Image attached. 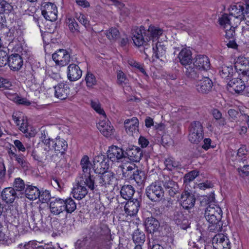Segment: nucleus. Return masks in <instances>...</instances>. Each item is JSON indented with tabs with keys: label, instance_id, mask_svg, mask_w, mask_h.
<instances>
[{
	"label": "nucleus",
	"instance_id": "obj_7",
	"mask_svg": "<svg viewBox=\"0 0 249 249\" xmlns=\"http://www.w3.org/2000/svg\"><path fill=\"white\" fill-rule=\"evenodd\" d=\"M173 218L176 224L183 230H186L189 227L190 223L187 216L183 214L180 207H176Z\"/></svg>",
	"mask_w": 249,
	"mask_h": 249
},
{
	"label": "nucleus",
	"instance_id": "obj_18",
	"mask_svg": "<svg viewBox=\"0 0 249 249\" xmlns=\"http://www.w3.org/2000/svg\"><path fill=\"white\" fill-rule=\"evenodd\" d=\"M143 225L146 232L151 234H154L158 231L160 227V224L158 220L153 216L146 218Z\"/></svg>",
	"mask_w": 249,
	"mask_h": 249
},
{
	"label": "nucleus",
	"instance_id": "obj_40",
	"mask_svg": "<svg viewBox=\"0 0 249 249\" xmlns=\"http://www.w3.org/2000/svg\"><path fill=\"white\" fill-rule=\"evenodd\" d=\"M54 141L55 140L47 138L45 134L41 136V142L44 144V150L47 152L54 149V145L52 143H54Z\"/></svg>",
	"mask_w": 249,
	"mask_h": 249
},
{
	"label": "nucleus",
	"instance_id": "obj_13",
	"mask_svg": "<svg viewBox=\"0 0 249 249\" xmlns=\"http://www.w3.org/2000/svg\"><path fill=\"white\" fill-rule=\"evenodd\" d=\"M245 82L241 78H232L227 84V89L231 93H241L245 89Z\"/></svg>",
	"mask_w": 249,
	"mask_h": 249
},
{
	"label": "nucleus",
	"instance_id": "obj_9",
	"mask_svg": "<svg viewBox=\"0 0 249 249\" xmlns=\"http://www.w3.org/2000/svg\"><path fill=\"white\" fill-rule=\"evenodd\" d=\"M212 244L215 249H230L231 247L229 238L222 233L217 234L213 237Z\"/></svg>",
	"mask_w": 249,
	"mask_h": 249
},
{
	"label": "nucleus",
	"instance_id": "obj_49",
	"mask_svg": "<svg viewBox=\"0 0 249 249\" xmlns=\"http://www.w3.org/2000/svg\"><path fill=\"white\" fill-rule=\"evenodd\" d=\"M13 186L17 191H24L25 184L23 180L18 178H16L14 182Z\"/></svg>",
	"mask_w": 249,
	"mask_h": 249
},
{
	"label": "nucleus",
	"instance_id": "obj_47",
	"mask_svg": "<svg viewBox=\"0 0 249 249\" xmlns=\"http://www.w3.org/2000/svg\"><path fill=\"white\" fill-rule=\"evenodd\" d=\"M231 19L228 14H224L219 18V22L220 25L223 26L224 29L232 26L231 23Z\"/></svg>",
	"mask_w": 249,
	"mask_h": 249
},
{
	"label": "nucleus",
	"instance_id": "obj_34",
	"mask_svg": "<svg viewBox=\"0 0 249 249\" xmlns=\"http://www.w3.org/2000/svg\"><path fill=\"white\" fill-rule=\"evenodd\" d=\"M132 238L136 245L142 246L145 241V235L142 231L138 228L133 231Z\"/></svg>",
	"mask_w": 249,
	"mask_h": 249
},
{
	"label": "nucleus",
	"instance_id": "obj_8",
	"mask_svg": "<svg viewBox=\"0 0 249 249\" xmlns=\"http://www.w3.org/2000/svg\"><path fill=\"white\" fill-rule=\"evenodd\" d=\"M52 58L56 65L63 67L69 64L70 54L65 49H59L52 54Z\"/></svg>",
	"mask_w": 249,
	"mask_h": 249
},
{
	"label": "nucleus",
	"instance_id": "obj_36",
	"mask_svg": "<svg viewBox=\"0 0 249 249\" xmlns=\"http://www.w3.org/2000/svg\"><path fill=\"white\" fill-rule=\"evenodd\" d=\"M166 48L165 46L162 42H158L155 46L153 47V53L155 54V56L157 59L164 57L166 53Z\"/></svg>",
	"mask_w": 249,
	"mask_h": 249
},
{
	"label": "nucleus",
	"instance_id": "obj_21",
	"mask_svg": "<svg viewBox=\"0 0 249 249\" xmlns=\"http://www.w3.org/2000/svg\"><path fill=\"white\" fill-rule=\"evenodd\" d=\"M193 66L196 67L199 71H207L210 69L211 64L210 60L206 55H198L195 58Z\"/></svg>",
	"mask_w": 249,
	"mask_h": 249
},
{
	"label": "nucleus",
	"instance_id": "obj_29",
	"mask_svg": "<svg viewBox=\"0 0 249 249\" xmlns=\"http://www.w3.org/2000/svg\"><path fill=\"white\" fill-rule=\"evenodd\" d=\"M185 67V70L183 71L186 76L196 80L201 78V74L200 71L194 66L191 65Z\"/></svg>",
	"mask_w": 249,
	"mask_h": 249
},
{
	"label": "nucleus",
	"instance_id": "obj_32",
	"mask_svg": "<svg viewBox=\"0 0 249 249\" xmlns=\"http://www.w3.org/2000/svg\"><path fill=\"white\" fill-rule=\"evenodd\" d=\"M25 194L27 198L30 200H36L39 196L40 191L36 186L26 185Z\"/></svg>",
	"mask_w": 249,
	"mask_h": 249
},
{
	"label": "nucleus",
	"instance_id": "obj_22",
	"mask_svg": "<svg viewBox=\"0 0 249 249\" xmlns=\"http://www.w3.org/2000/svg\"><path fill=\"white\" fill-rule=\"evenodd\" d=\"M54 89L55 96L61 100L66 99L70 93V88L69 85L64 83H59L54 87Z\"/></svg>",
	"mask_w": 249,
	"mask_h": 249
},
{
	"label": "nucleus",
	"instance_id": "obj_3",
	"mask_svg": "<svg viewBox=\"0 0 249 249\" xmlns=\"http://www.w3.org/2000/svg\"><path fill=\"white\" fill-rule=\"evenodd\" d=\"M145 193L147 197L152 201L158 202L164 197V191L160 180H156L147 187Z\"/></svg>",
	"mask_w": 249,
	"mask_h": 249
},
{
	"label": "nucleus",
	"instance_id": "obj_24",
	"mask_svg": "<svg viewBox=\"0 0 249 249\" xmlns=\"http://www.w3.org/2000/svg\"><path fill=\"white\" fill-rule=\"evenodd\" d=\"M230 15L234 17L240 22L245 19L244 7L241 3L231 6Z\"/></svg>",
	"mask_w": 249,
	"mask_h": 249
},
{
	"label": "nucleus",
	"instance_id": "obj_56",
	"mask_svg": "<svg viewBox=\"0 0 249 249\" xmlns=\"http://www.w3.org/2000/svg\"><path fill=\"white\" fill-rule=\"evenodd\" d=\"M15 160L22 167V168H28V162H27L25 157L23 155H18L15 159Z\"/></svg>",
	"mask_w": 249,
	"mask_h": 249
},
{
	"label": "nucleus",
	"instance_id": "obj_60",
	"mask_svg": "<svg viewBox=\"0 0 249 249\" xmlns=\"http://www.w3.org/2000/svg\"><path fill=\"white\" fill-rule=\"evenodd\" d=\"M110 5H114L117 7L119 11H121L125 6L122 0H110Z\"/></svg>",
	"mask_w": 249,
	"mask_h": 249
},
{
	"label": "nucleus",
	"instance_id": "obj_41",
	"mask_svg": "<svg viewBox=\"0 0 249 249\" xmlns=\"http://www.w3.org/2000/svg\"><path fill=\"white\" fill-rule=\"evenodd\" d=\"M200 205L201 206H209L211 204H214L215 197L213 193L212 192L209 196H204L200 197Z\"/></svg>",
	"mask_w": 249,
	"mask_h": 249
},
{
	"label": "nucleus",
	"instance_id": "obj_57",
	"mask_svg": "<svg viewBox=\"0 0 249 249\" xmlns=\"http://www.w3.org/2000/svg\"><path fill=\"white\" fill-rule=\"evenodd\" d=\"M224 29L226 33L225 37L227 39L235 38V27L231 26Z\"/></svg>",
	"mask_w": 249,
	"mask_h": 249
},
{
	"label": "nucleus",
	"instance_id": "obj_55",
	"mask_svg": "<svg viewBox=\"0 0 249 249\" xmlns=\"http://www.w3.org/2000/svg\"><path fill=\"white\" fill-rule=\"evenodd\" d=\"M136 169H138V168L136 167L135 164L127 166L125 171H123V174L124 177L127 179L131 178L132 177H131L130 175L133 174V172L134 171H136Z\"/></svg>",
	"mask_w": 249,
	"mask_h": 249
},
{
	"label": "nucleus",
	"instance_id": "obj_6",
	"mask_svg": "<svg viewBox=\"0 0 249 249\" xmlns=\"http://www.w3.org/2000/svg\"><path fill=\"white\" fill-rule=\"evenodd\" d=\"M42 15L48 20L53 21L57 18V9L53 3L43 2L41 5Z\"/></svg>",
	"mask_w": 249,
	"mask_h": 249
},
{
	"label": "nucleus",
	"instance_id": "obj_16",
	"mask_svg": "<svg viewBox=\"0 0 249 249\" xmlns=\"http://www.w3.org/2000/svg\"><path fill=\"white\" fill-rule=\"evenodd\" d=\"M142 156L141 149L134 145H129L125 151V157L134 162H139Z\"/></svg>",
	"mask_w": 249,
	"mask_h": 249
},
{
	"label": "nucleus",
	"instance_id": "obj_59",
	"mask_svg": "<svg viewBox=\"0 0 249 249\" xmlns=\"http://www.w3.org/2000/svg\"><path fill=\"white\" fill-rule=\"evenodd\" d=\"M11 87L12 84L8 80L0 77V88L10 89Z\"/></svg>",
	"mask_w": 249,
	"mask_h": 249
},
{
	"label": "nucleus",
	"instance_id": "obj_27",
	"mask_svg": "<svg viewBox=\"0 0 249 249\" xmlns=\"http://www.w3.org/2000/svg\"><path fill=\"white\" fill-rule=\"evenodd\" d=\"M16 197V191L12 187L4 189L1 193L2 199L7 203H13Z\"/></svg>",
	"mask_w": 249,
	"mask_h": 249
},
{
	"label": "nucleus",
	"instance_id": "obj_50",
	"mask_svg": "<svg viewBox=\"0 0 249 249\" xmlns=\"http://www.w3.org/2000/svg\"><path fill=\"white\" fill-rule=\"evenodd\" d=\"M117 83L119 85L123 86L128 83V79L126 78V75L121 71H117Z\"/></svg>",
	"mask_w": 249,
	"mask_h": 249
},
{
	"label": "nucleus",
	"instance_id": "obj_1",
	"mask_svg": "<svg viewBox=\"0 0 249 249\" xmlns=\"http://www.w3.org/2000/svg\"><path fill=\"white\" fill-rule=\"evenodd\" d=\"M222 211L221 209L214 204L208 206L205 211V217L209 223L208 229L211 232H218L222 228L221 221Z\"/></svg>",
	"mask_w": 249,
	"mask_h": 249
},
{
	"label": "nucleus",
	"instance_id": "obj_17",
	"mask_svg": "<svg viewBox=\"0 0 249 249\" xmlns=\"http://www.w3.org/2000/svg\"><path fill=\"white\" fill-rule=\"evenodd\" d=\"M85 179L80 178V180L78 181L76 187L72 190L73 196L78 200L84 198L88 193L87 188L84 186L86 185L88 188L87 183H85Z\"/></svg>",
	"mask_w": 249,
	"mask_h": 249
},
{
	"label": "nucleus",
	"instance_id": "obj_51",
	"mask_svg": "<svg viewBox=\"0 0 249 249\" xmlns=\"http://www.w3.org/2000/svg\"><path fill=\"white\" fill-rule=\"evenodd\" d=\"M91 107L92 108L96 111V112L100 114L106 116L104 110L101 108V104L98 100L91 101Z\"/></svg>",
	"mask_w": 249,
	"mask_h": 249
},
{
	"label": "nucleus",
	"instance_id": "obj_33",
	"mask_svg": "<svg viewBox=\"0 0 249 249\" xmlns=\"http://www.w3.org/2000/svg\"><path fill=\"white\" fill-rule=\"evenodd\" d=\"M135 193V189L131 185H124L123 186L120 191L121 197L125 200H131Z\"/></svg>",
	"mask_w": 249,
	"mask_h": 249
},
{
	"label": "nucleus",
	"instance_id": "obj_63",
	"mask_svg": "<svg viewBox=\"0 0 249 249\" xmlns=\"http://www.w3.org/2000/svg\"><path fill=\"white\" fill-rule=\"evenodd\" d=\"M76 18L77 20L85 27L89 25V21L84 15L80 14L79 16L76 17Z\"/></svg>",
	"mask_w": 249,
	"mask_h": 249
},
{
	"label": "nucleus",
	"instance_id": "obj_58",
	"mask_svg": "<svg viewBox=\"0 0 249 249\" xmlns=\"http://www.w3.org/2000/svg\"><path fill=\"white\" fill-rule=\"evenodd\" d=\"M26 217H27V215H24L23 214H21L18 217L19 225H21L25 228L30 226L29 220L26 219Z\"/></svg>",
	"mask_w": 249,
	"mask_h": 249
},
{
	"label": "nucleus",
	"instance_id": "obj_10",
	"mask_svg": "<svg viewBox=\"0 0 249 249\" xmlns=\"http://www.w3.org/2000/svg\"><path fill=\"white\" fill-rule=\"evenodd\" d=\"M108 159L107 161H102L100 163V168L99 173L101 174L100 178V184L101 186L104 188L102 190L104 192H107V185L109 184V175L107 174L108 169H109V164L107 163Z\"/></svg>",
	"mask_w": 249,
	"mask_h": 249
},
{
	"label": "nucleus",
	"instance_id": "obj_52",
	"mask_svg": "<svg viewBox=\"0 0 249 249\" xmlns=\"http://www.w3.org/2000/svg\"><path fill=\"white\" fill-rule=\"evenodd\" d=\"M51 198L50 192L47 190L40 191L39 196L38 198L42 202L45 203L50 200Z\"/></svg>",
	"mask_w": 249,
	"mask_h": 249
},
{
	"label": "nucleus",
	"instance_id": "obj_42",
	"mask_svg": "<svg viewBox=\"0 0 249 249\" xmlns=\"http://www.w3.org/2000/svg\"><path fill=\"white\" fill-rule=\"evenodd\" d=\"M97 128L100 132L106 137H109V125L105 121H100L97 124Z\"/></svg>",
	"mask_w": 249,
	"mask_h": 249
},
{
	"label": "nucleus",
	"instance_id": "obj_37",
	"mask_svg": "<svg viewBox=\"0 0 249 249\" xmlns=\"http://www.w3.org/2000/svg\"><path fill=\"white\" fill-rule=\"evenodd\" d=\"M130 175L132 177L131 179H134L138 185H142L146 179V175L144 172L139 170L138 169L134 171L133 174Z\"/></svg>",
	"mask_w": 249,
	"mask_h": 249
},
{
	"label": "nucleus",
	"instance_id": "obj_26",
	"mask_svg": "<svg viewBox=\"0 0 249 249\" xmlns=\"http://www.w3.org/2000/svg\"><path fill=\"white\" fill-rule=\"evenodd\" d=\"M179 62L184 66L191 65L192 62V52L189 48H183L178 55Z\"/></svg>",
	"mask_w": 249,
	"mask_h": 249
},
{
	"label": "nucleus",
	"instance_id": "obj_48",
	"mask_svg": "<svg viewBox=\"0 0 249 249\" xmlns=\"http://www.w3.org/2000/svg\"><path fill=\"white\" fill-rule=\"evenodd\" d=\"M87 86L92 87L96 84V79L95 76L90 72L88 71L85 77Z\"/></svg>",
	"mask_w": 249,
	"mask_h": 249
},
{
	"label": "nucleus",
	"instance_id": "obj_64",
	"mask_svg": "<svg viewBox=\"0 0 249 249\" xmlns=\"http://www.w3.org/2000/svg\"><path fill=\"white\" fill-rule=\"evenodd\" d=\"M248 153V150H247V147L246 145H242L238 150L237 155V156L241 159L239 160H243L242 157L246 155Z\"/></svg>",
	"mask_w": 249,
	"mask_h": 249
},
{
	"label": "nucleus",
	"instance_id": "obj_53",
	"mask_svg": "<svg viewBox=\"0 0 249 249\" xmlns=\"http://www.w3.org/2000/svg\"><path fill=\"white\" fill-rule=\"evenodd\" d=\"M9 56L6 51L0 50V67L8 64Z\"/></svg>",
	"mask_w": 249,
	"mask_h": 249
},
{
	"label": "nucleus",
	"instance_id": "obj_14",
	"mask_svg": "<svg viewBox=\"0 0 249 249\" xmlns=\"http://www.w3.org/2000/svg\"><path fill=\"white\" fill-rule=\"evenodd\" d=\"M195 196L191 193L184 191L182 192L181 197V206L183 209L189 210L194 207L196 202Z\"/></svg>",
	"mask_w": 249,
	"mask_h": 249
},
{
	"label": "nucleus",
	"instance_id": "obj_28",
	"mask_svg": "<svg viewBox=\"0 0 249 249\" xmlns=\"http://www.w3.org/2000/svg\"><path fill=\"white\" fill-rule=\"evenodd\" d=\"M125 158V151L117 146H110V160L115 161L118 160Z\"/></svg>",
	"mask_w": 249,
	"mask_h": 249
},
{
	"label": "nucleus",
	"instance_id": "obj_25",
	"mask_svg": "<svg viewBox=\"0 0 249 249\" xmlns=\"http://www.w3.org/2000/svg\"><path fill=\"white\" fill-rule=\"evenodd\" d=\"M163 30L159 27L150 25L147 30L144 32L145 36H147L148 41L152 40L153 41L157 40L163 34Z\"/></svg>",
	"mask_w": 249,
	"mask_h": 249
},
{
	"label": "nucleus",
	"instance_id": "obj_43",
	"mask_svg": "<svg viewBox=\"0 0 249 249\" xmlns=\"http://www.w3.org/2000/svg\"><path fill=\"white\" fill-rule=\"evenodd\" d=\"M66 23L68 25L70 31L72 33H79V26L74 18H69L66 20Z\"/></svg>",
	"mask_w": 249,
	"mask_h": 249
},
{
	"label": "nucleus",
	"instance_id": "obj_5",
	"mask_svg": "<svg viewBox=\"0 0 249 249\" xmlns=\"http://www.w3.org/2000/svg\"><path fill=\"white\" fill-rule=\"evenodd\" d=\"M161 185H163L165 191L171 197H174L179 193V187L178 183L168 175H163L159 178Z\"/></svg>",
	"mask_w": 249,
	"mask_h": 249
},
{
	"label": "nucleus",
	"instance_id": "obj_31",
	"mask_svg": "<svg viewBox=\"0 0 249 249\" xmlns=\"http://www.w3.org/2000/svg\"><path fill=\"white\" fill-rule=\"evenodd\" d=\"M124 124L126 132L129 134H132L138 129L139 121L136 117H133L125 120Z\"/></svg>",
	"mask_w": 249,
	"mask_h": 249
},
{
	"label": "nucleus",
	"instance_id": "obj_46",
	"mask_svg": "<svg viewBox=\"0 0 249 249\" xmlns=\"http://www.w3.org/2000/svg\"><path fill=\"white\" fill-rule=\"evenodd\" d=\"M199 175V172L196 170H193L185 174L184 177V183L187 184L193 181Z\"/></svg>",
	"mask_w": 249,
	"mask_h": 249
},
{
	"label": "nucleus",
	"instance_id": "obj_38",
	"mask_svg": "<svg viewBox=\"0 0 249 249\" xmlns=\"http://www.w3.org/2000/svg\"><path fill=\"white\" fill-rule=\"evenodd\" d=\"M64 211L68 213H71L76 209V204L71 197L64 200Z\"/></svg>",
	"mask_w": 249,
	"mask_h": 249
},
{
	"label": "nucleus",
	"instance_id": "obj_54",
	"mask_svg": "<svg viewBox=\"0 0 249 249\" xmlns=\"http://www.w3.org/2000/svg\"><path fill=\"white\" fill-rule=\"evenodd\" d=\"M120 190H119V186H117V187H115L114 188H113L112 190H111V193H114V194H115L116 193L117 194L116 196H113L110 199V204H111V205H112V204L113 203H116L118 205L117 206V208L118 207V206H119V198H121V197H119V194H120Z\"/></svg>",
	"mask_w": 249,
	"mask_h": 249
},
{
	"label": "nucleus",
	"instance_id": "obj_30",
	"mask_svg": "<svg viewBox=\"0 0 249 249\" xmlns=\"http://www.w3.org/2000/svg\"><path fill=\"white\" fill-rule=\"evenodd\" d=\"M234 73H235V71L233 70L231 65L229 66L223 65L219 69L220 76L225 80H230Z\"/></svg>",
	"mask_w": 249,
	"mask_h": 249
},
{
	"label": "nucleus",
	"instance_id": "obj_15",
	"mask_svg": "<svg viewBox=\"0 0 249 249\" xmlns=\"http://www.w3.org/2000/svg\"><path fill=\"white\" fill-rule=\"evenodd\" d=\"M141 200L133 199L128 200L125 204L124 209L125 213L130 216H136L140 208Z\"/></svg>",
	"mask_w": 249,
	"mask_h": 249
},
{
	"label": "nucleus",
	"instance_id": "obj_62",
	"mask_svg": "<svg viewBox=\"0 0 249 249\" xmlns=\"http://www.w3.org/2000/svg\"><path fill=\"white\" fill-rule=\"evenodd\" d=\"M110 34L111 35L112 39L116 41L120 38V34L119 30L116 28H111L110 30Z\"/></svg>",
	"mask_w": 249,
	"mask_h": 249
},
{
	"label": "nucleus",
	"instance_id": "obj_2",
	"mask_svg": "<svg viewBox=\"0 0 249 249\" xmlns=\"http://www.w3.org/2000/svg\"><path fill=\"white\" fill-rule=\"evenodd\" d=\"M80 165L84 173L81 178L85 179V183H87L89 188L93 191L95 188V177L90 175L92 164L88 156L85 155L82 157L80 161Z\"/></svg>",
	"mask_w": 249,
	"mask_h": 249
},
{
	"label": "nucleus",
	"instance_id": "obj_12",
	"mask_svg": "<svg viewBox=\"0 0 249 249\" xmlns=\"http://www.w3.org/2000/svg\"><path fill=\"white\" fill-rule=\"evenodd\" d=\"M196 81V89L199 92L207 94L212 90L213 82L209 77L202 75L201 78H199Z\"/></svg>",
	"mask_w": 249,
	"mask_h": 249
},
{
	"label": "nucleus",
	"instance_id": "obj_61",
	"mask_svg": "<svg viewBox=\"0 0 249 249\" xmlns=\"http://www.w3.org/2000/svg\"><path fill=\"white\" fill-rule=\"evenodd\" d=\"M21 121L22 123L20 122L19 125L20 130L24 133L30 134L28 130L29 126L28 125L27 121L23 119Z\"/></svg>",
	"mask_w": 249,
	"mask_h": 249
},
{
	"label": "nucleus",
	"instance_id": "obj_35",
	"mask_svg": "<svg viewBox=\"0 0 249 249\" xmlns=\"http://www.w3.org/2000/svg\"><path fill=\"white\" fill-rule=\"evenodd\" d=\"M54 145V149L55 151L59 152L61 154H65L68 148L67 142L64 139L57 138L55 140L54 143H52Z\"/></svg>",
	"mask_w": 249,
	"mask_h": 249
},
{
	"label": "nucleus",
	"instance_id": "obj_11",
	"mask_svg": "<svg viewBox=\"0 0 249 249\" xmlns=\"http://www.w3.org/2000/svg\"><path fill=\"white\" fill-rule=\"evenodd\" d=\"M145 31L143 26H141L140 29L132 30V39L136 46L138 47L142 45L145 46L147 42L149 41L147 36H144V32Z\"/></svg>",
	"mask_w": 249,
	"mask_h": 249
},
{
	"label": "nucleus",
	"instance_id": "obj_20",
	"mask_svg": "<svg viewBox=\"0 0 249 249\" xmlns=\"http://www.w3.org/2000/svg\"><path fill=\"white\" fill-rule=\"evenodd\" d=\"M64 199L56 198L50 203V210L53 215H58L64 212Z\"/></svg>",
	"mask_w": 249,
	"mask_h": 249
},
{
	"label": "nucleus",
	"instance_id": "obj_45",
	"mask_svg": "<svg viewBox=\"0 0 249 249\" xmlns=\"http://www.w3.org/2000/svg\"><path fill=\"white\" fill-rule=\"evenodd\" d=\"M164 164L167 169L169 171H172L180 166L178 162L175 161L171 158L166 159L164 161Z\"/></svg>",
	"mask_w": 249,
	"mask_h": 249
},
{
	"label": "nucleus",
	"instance_id": "obj_19",
	"mask_svg": "<svg viewBox=\"0 0 249 249\" xmlns=\"http://www.w3.org/2000/svg\"><path fill=\"white\" fill-rule=\"evenodd\" d=\"M82 71L76 64L72 63L67 68V77L70 81H75L79 79L82 76Z\"/></svg>",
	"mask_w": 249,
	"mask_h": 249
},
{
	"label": "nucleus",
	"instance_id": "obj_4",
	"mask_svg": "<svg viewBox=\"0 0 249 249\" xmlns=\"http://www.w3.org/2000/svg\"><path fill=\"white\" fill-rule=\"evenodd\" d=\"M188 138L193 143H198L203 138V127L199 121L192 122L189 127Z\"/></svg>",
	"mask_w": 249,
	"mask_h": 249
},
{
	"label": "nucleus",
	"instance_id": "obj_39",
	"mask_svg": "<svg viewBox=\"0 0 249 249\" xmlns=\"http://www.w3.org/2000/svg\"><path fill=\"white\" fill-rule=\"evenodd\" d=\"M20 33V31L17 30L15 27L9 29L8 32L6 33V36L7 37H8L7 40L10 41L9 46H11V44L14 41L16 42L17 39L16 38L18 37Z\"/></svg>",
	"mask_w": 249,
	"mask_h": 249
},
{
	"label": "nucleus",
	"instance_id": "obj_44",
	"mask_svg": "<svg viewBox=\"0 0 249 249\" xmlns=\"http://www.w3.org/2000/svg\"><path fill=\"white\" fill-rule=\"evenodd\" d=\"M13 10V7L6 1L0 2V13L1 14H8Z\"/></svg>",
	"mask_w": 249,
	"mask_h": 249
},
{
	"label": "nucleus",
	"instance_id": "obj_23",
	"mask_svg": "<svg viewBox=\"0 0 249 249\" xmlns=\"http://www.w3.org/2000/svg\"><path fill=\"white\" fill-rule=\"evenodd\" d=\"M8 64L11 70L18 71L23 66V61L18 54H12L9 56Z\"/></svg>",
	"mask_w": 249,
	"mask_h": 249
}]
</instances>
